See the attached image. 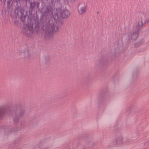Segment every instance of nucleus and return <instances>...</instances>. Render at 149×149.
Segmentation results:
<instances>
[{
    "label": "nucleus",
    "mask_w": 149,
    "mask_h": 149,
    "mask_svg": "<svg viewBox=\"0 0 149 149\" xmlns=\"http://www.w3.org/2000/svg\"><path fill=\"white\" fill-rule=\"evenodd\" d=\"M26 114V111L23 108L17 109L15 112L14 115L13 117V123L15 124H18V126L13 131H11V129L10 128L8 130V134H10L13 132H15L16 131L24 128L25 126V123L24 121L21 120V118H23Z\"/></svg>",
    "instance_id": "obj_1"
},
{
    "label": "nucleus",
    "mask_w": 149,
    "mask_h": 149,
    "mask_svg": "<svg viewBox=\"0 0 149 149\" xmlns=\"http://www.w3.org/2000/svg\"><path fill=\"white\" fill-rule=\"evenodd\" d=\"M58 27L57 25V22L55 20L54 21H49V24L47 26L44 35L46 38H52L53 37V33L58 31Z\"/></svg>",
    "instance_id": "obj_2"
},
{
    "label": "nucleus",
    "mask_w": 149,
    "mask_h": 149,
    "mask_svg": "<svg viewBox=\"0 0 149 149\" xmlns=\"http://www.w3.org/2000/svg\"><path fill=\"white\" fill-rule=\"evenodd\" d=\"M142 21L141 20L140 22H139L137 24H134L133 26V30L128 33V42H130L132 40L136 39L138 37L139 31L143 25Z\"/></svg>",
    "instance_id": "obj_3"
},
{
    "label": "nucleus",
    "mask_w": 149,
    "mask_h": 149,
    "mask_svg": "<svg viewBox=\"0 0 149 149\" xmlns=\"http://www.w3.org/2000/svg\"><path fill=\"white\" fill-rule=\"evenodd\" d=\"M35 27H33V22L30 21L28 23V30L31 33H35L36 34H38V31L40 28V23L39 20H35Z\"/></svg>",
    "instance_id": "obj_4"
},
{
    "label": "nucleus",
    "mask_w": 149,
    "mask_h": 149,
    "mask_svg": "<svg viewBox=\"0 0 149 149\" xmlns=\"http://www.w3.org/2000/svg\"><path fill=\"white\" fill-rule=\"evenodd\" d=\"M10 110L8 109L6 105H3L0 106V119L3 117L5 114H8Z\"/></svg>",
    "instance_id": "obj_5"
},
{
    "label": "nucleus",
    "mask_w": 149,
    "mask_h": 149,
    "mask_svg": "<svg viewBox=\"0 0 149 149\" xmlns=\"http://www.w3.org/2000/svg\"><path fill=\"white\" fill-rule=\"evenodd\" d=\"M70 15L69 11L65 9L62 10L61 12L60 16L63 18H66Z\"/></svg>",
    "instance_id": "obj_6"
},
{
    "label": "nucleus",
    "mask_w": 149,
    "mask_h": 149,
    "mask_svg": "<svg viewBox=\"0 0 149 149\" xmlns=\"http://www.w3.org/2000/svg\"><path fill=\"white\" fill-rule=\"evenodd\" d=\"M82 5L81 3H79L78 6V10L79 13L81 15L85 11L86 7L85 6H82L80 8L79 6Z\"/></svg>",
    "instance_id": "obj_7"
},
{
    "label": "nucleus",
    "mask_w": 149,
    "mask_h": 149,
    "mask_svg": "<svg viewBox=\"0 0 149 149\" xmlns=\"http://www.w3.org/2000/svg\"><path fill=\"white\" fill-rule=\"evenodd\" d=\"M123 138L122 136H120L117 137L116 139V144L117 145L121 144L123 143Z\"/></svg>",
    "instance_id": "obj_8"
},
{
    "label": "nucleus",
    "mask_w": 149,
    "mask_h": 149,
    "mask_svg": "<svg viewBox=\"0 0 149 149\" xmlns=\"http://www.w3.org/2000/svg\"><path fill=\"white\" fill-rule=\"evenodd\" d=\"M30 3V8L33 9L36 6H37V8H39V3H36L35 2H31Z\"/></svg>",
    "instance_id": "obj_9"
},
{
    "label": "nucleus",
    "mask_w": 149,
    "mask_h": 149,
    "mask_svg": "<svg viewBox=\"0 0 149 149\" xmlns=\"http://www.w3.org/2000/svg\"><path fill=\"white\" fill-rule=\"evenodd\" d=\"M48 15L51 16L53 15L52 9L51 8H48L47 9Z\"/></svg>",
    "instance_id": "obj_10"
},
{
    "label": "nucleus",
    "mask_w": 149,
    "mask_h": 149,
    "mask_svg": "<svg viewBox=\"0 0 149 149\" xmlns=\"http://www.w3.org/2000/svg\"><path fill=\"white\" fill-rule=\"evenodd\" d=\"M20 13L21 14V16L20 17L21 20L22 22H24L25 20V16H23V13L22 12V11L20 10Z\"/></svg>",
    "instance_id": "obj_11"
},
{
    "label": "nucleus",
    "mask_w": 149,
    "mask_h": 149,
    "mask_svg": "<svg viewBox=\"0 0 149 149\" xmlns=\"http://www.w3.org/2000/svg\"><path fill=\"white\" fill-rule=\"evenodd\" d=\"M20 10H19V9L18 7L16 8L15 10V14L18 15L19 11H20ZM21 11L22 10H21Z\"/></svg>",
    "instance_id": "obj_12"
},
{
    "label": "nucleus",
    "mask_w": 149,
    "mask_h": 149,
    "mask_svg": "<svg viewBox=\"0 0 149 149\" xmlns=\"http://www.w3.org/2000/svg\"><path fill=\"white\" fill-rule=\"evenodd\" d=\"M51 0V3L52 4H54L55 3H58L60 1V0Z\"/></svg>",
    "instance_id": "obj_13"
},
{
    "label": "nucleus",
    "mask_w": 149,
    "mask_h": 149,
    "mask_svg": "<svg viewBox=\"0 0 149 149\" xmlns=\"http://www.w3.org/2000/svg\"><path fill=\"white\" fill-rule=\"evenodd\" d=\"M141 44V42H139L135 44L134 46L135 47H138Z\"/></svg>",
    "instance_id": "obj_14"
},
{
    "label": "nucleus",
    "mask_w": 149,
    "mask_h": 149,
    "mask_svg": "<svg viewBox=\"0 0 149 149\" xmlns=\"http://www.w3.org/2000/svg\"><path fill=\"white\" fill-rule=\"evenodd\" d=\"M131 141H126L124 143V144H128L130 143V142Z\"/></svg>",
    "instance_id": "obj_15"
},
{
    "label": "nucleus",
    "mask_w": 149,
    "mask_h": 149,
    "mask_svg": "<svg viewBox=\"0 0 149 149\" xmlns=\"http://www.w3.org/2000/svg\"><path fill=\"white\" fill-rule=\"evenodd\" d=\"M77 149H80V148L81 147V146H77Z\"/></svg>",
    "instance_id": "obj_16"
},
{
    "label": "nucleus",
    "mask_w": 149,
    "mask_h": 149,
    "mask_svg": "<svg viewBox=\"0 0 149 149\" xmlns=\"http://www.w3.org/2000/svg\"><path fill=\"white\" fill-rule=\"evenodd\" d=\"M13 1L14 2H16L17 3V2L18 0H13Z\"/></svg>",
    "instance_id": "obj_17"
},
{
    "label": "nucleus",
    "mask_w": 149,
    "mask_h": 149,
    "mask_svg": "<svg viewBox=\"0 0 149 149\" xmlns=\"http://www.w3.org/2000/svg\"><path fill=\"white\" fill-rule=\"evenodd\" d=\"M8 129H6V132H8Z\"/></svg>",
    "instance_id": "obj_18"
},
{
    "label": "nucleus",
    "mask_w": 149,
    "mask_h": 149,
    "mask_svg": "<svg viewBox=\"0 0 149 149\" xmlns=\"http://www.w3.org/2000/svg\"><path fill=\"white\" fill-rule=\"evenodd\" d=\"M8 2V4L9 3V1H8V2Z\"/></svg>",
    "instance_id": "obj_19"
},
{
    "label": "nucleus",
    "mask_w": 149,
    "mask_h": 149,
    "mask_svg": "<svg viewBox=\"0 0 149 149\" xmlns=\"http://www.w3.org/2000/svg\"><path fill=\"white\" fill-rule=\"evenodd\" d=\"M147 143H149V141L147 142Z\"/></svg>",
    "instance_id": "obj_20"
},
{
    "label": "nucleus",
    "mask_w": 149,
    "mask_h": 149,
    "mask_svg": "<svg viewBox=\"0 0 149 149\" xmlns=\"http://www.w3.org/2000/svg\"><path fill=\"white\" fill-rule=\"evenodd\" d=\"M15 23H16V22H14V23L15 24Z\"/></svg>",
    "instance_id": "obj_21"
}]
</instances>
